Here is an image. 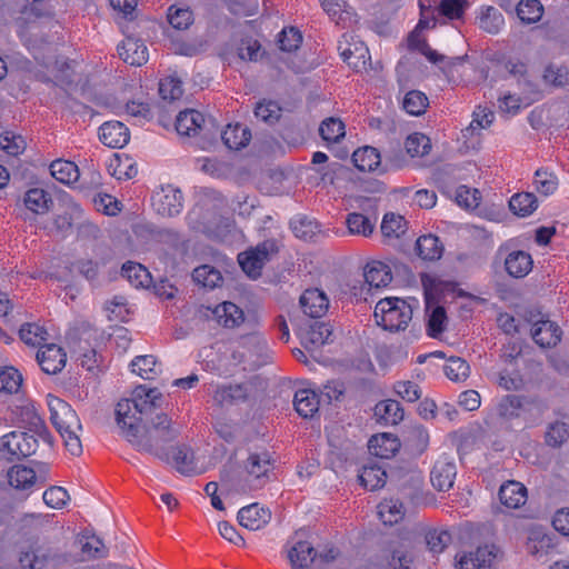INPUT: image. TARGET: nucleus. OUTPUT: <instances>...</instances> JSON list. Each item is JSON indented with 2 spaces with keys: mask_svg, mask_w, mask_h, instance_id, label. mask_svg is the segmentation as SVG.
Here are the masks:
<instances>
[{
  "mask_svg": "<svg viewBox=\"0 0 569 569\" xmlns=\"http://www.w3.org/2000/svg\"><path fill=\"white\" fill-rule=\"evenodd\" d=\"M303 537L305 531H297L287 543V557L292 569H345L346 561L338 549L317 552Z\"/></svg>",
  "mask_w": 569,
  "mask_h": 569,
  "instance_id": "obj_1",
  "label": "nucleus"
},
{
  "mask_svg": "<svg viewBox=\"0 0 569 569\" xmlns=\"http://www.w3.org/2000/svg\"><path fill=\"white\" fill-rule=\"evenodd\" d=\"M178 430L166 413H158L149 425L131 429L128 440L137 450L159 456L166 443L172 441Z\"/></svg>",
  "mask_w": 569,
  "mask_h": 569,
  "instance_id": "obj_2",
  "label": "nucleus"
},
{
  "mask_svg": "<svg viewBox=\"0 0 569 569\" xmlns=\"http://www.w3.org/2000/svg\"><path fill=\"white\" fill-rule=\"evenodd\" d=\"M47 403L50 420L61 436L67 450L73 456H79L82 452L80 440L82 426L76 411L64 400L52 395L47 396Z\"/></svg>",
  "mask_w": 569,
  "mask_h": 569,
  "instance_id": "obj_3",
  "label": "nucleus"
},
{
  "mask_svg": "<svg viewBox=\"0 0 569 569\" xmlns=\"http://www.w3.org/2000/svg\"><path fill=\"white\" fill-rule=\"evenodd\" d=\"M159 396L160 393L157 389L139 386L134 389L132 399H122L117 403V425L121 429V435L127 440L131 429H137L140 426L141 417L139 416L151 409Z\"/></svg>",
  "mask_w": 569,
  "mask_h": 569,
  "instance_id": "obj_4",
  "label": "nucleus"
},
{
  "mask_svg": "<svg viewBox=\"0 0 569 569\" xmlns=\"http://www.w3.org/2000/svg\"><path fill=\"white\" fill-rule=\"evenodd\" d=\"M20 17L17 19L18 34L29 50L40 47L38 36L42 30V20H51L52 7L48 0H23Z\"/></svg>",
  "mask_w": 569,
  "mask_h": 569,
  "instance_id": "obj_5",
  "label": "nucleus"
},
{
  "mask_svg": "<svg viewBox=\"0 0 569 569\" xmlns=\"http://www.w3.org/2000/svg\"><path fill=\"white\" fill-rule=\"evenodd\" d=\"M373 316L385 330H405L412 318V307L403 299L389 297L378 301Z\"/></svg>",
  "mask_w": 569,
  "mask_h": 569,
  "instance_id": "obj_6",
  "label": "nucleus"
},
{
  "mask_svg": "<svg viewBox=\"0 0 569 569\" xmlns=\"http://www.w3.org/2000/svg\"><path fill=\"white\" fill-rule=\"evenodd\" d=\"M246 478L240 487L242 492L261 489L268 481L273 469V460L268 451L252 452L246 463Z\"/></svg>",
  "mask_w": 569,
  "mask_h": 569,
  "instance_id": "obj_7",
  "label": "nucleus"
},
{
  "mask_svg": "<svg viewBox=\"0 0 569 569\" xmlns=\"http://www.w3.org/2000/svg\"><path fill=\"white\" fill-rule=\"evenodd\" d=\"M37 438L24 431H11L0 438V458L9 461L29 457L37 451Z\"/></svg>",
  "mask_w": 569,
  "mask_h": 569,
  "instance_id": "obj_8",
  "label": "nucleus"
},
{
  "mask_svg": "<svg viewBox=\"0 0 569 569\" xmlns=\"http://www.w3.org/2000/svg\"><path fill=\"white\" fill-rule=\"evenodd\" d=\"M239 356L240 362H248L251 367H260L269 360V349L266 339L259 332H251L241 337L234 358Z\"/></svg>",
  "mask_w": 569,
  "mask_h": 569,
  "instance_id": "obj_9",
  "label": "nucleus"
},
{
  "mask_svg": "<svg viewBox=\"0 0 569 569\" xmlns=\"http://www.w3.org/2000/svg\"><path fill=\"white\" fill-rule=\"evenodd\" d=\"M278 251L276 241L267 240L257 247L239 253L238 261L242 270L251 278H257L261 273V269L271 256Z\"/></svg>",
  "mask_w": 569,
  "mask_h": 569,
  "instance_id": "obj_10",
  "label": "nucleus"
},
{
  "mask_svg": "<svg viewBox=\"0 0 569 569\" xmlns=\"http://www.w3.org/2000/svg\"><path fill=\"white\" fill-rule=\"evenodd\" d=\"M152 206L157 213L162 217L177 216L183 208L182 193L178 188L170 184L161 187L152 196Z\"/></svg>",
  "mask_w": 569,
  "mask_h": 569,
  "instance_id": "obj_11",
  "label": "nucleus"
},
{
  "mask_svg": "<svg viewBox=\"0 0 569 569\" xmlns=\"http://www.w3.org/2000/svg\"><path fill=\"white\" fill-rule=\"evenodd\" d=\"M340 56L355 70L366 68L370 60V53L366 44L352 36H343L338 47Z\"/></svg>",
  "mask_w": 569,
  "mask_h": 569,
  "instance_id": "obj_12",
  "label": "nucleus"
},
{
  "mask_svg": "<svg viewBox=\"0 0 569 569\" xmlns=\"http://www.w3.org/2000/svg\"><path fill=\"white\" fill-rule=\"evenodd\" d=\"M497 557V548L493 545L478 547L475 551L461 552L457 556L459 569H481L490 567Z\"/></svg>",
  "mask_w": 569,
  "mask_h": 569,
  "instance_id": "obj_13",
  "label": "nucleus"
},
{
  "mask_svg": "<svg viewBox=\"0 0 569 569\" xmlns=\"http://www.w3.org/2000/svg\"><path fill=\"white\" fill-rule=\"evenodd\" d=\"M37 361L42 371L48 375H57L67 363V355L63 349L54 343L41 346L37 352Z\"/></svg>",
  "mask_w": 569,
  "mask_h": 569,
  "instance_id": "obj_14",
  "label": "nucleus"
},
{
  "mask_svg": "<svg viewBox=\"0 0 569 569\" xmlns=\"http://www.w3.org/2000/svg\"><path fill=\"white\" fill-rule=\"evenodd\" d=\"M457 475L456 463L449 457H440L430 473L432 486L439 491L452 488Z\"/></svg>",
  "mask_w": 569,
  "mask_h": 569,
  "instance_id": "obj_15",
  "label": "nucleus"
},
{
  "mask_svg": "<svg viewBox=\"0 0 569 569\" xmlns=\"http://www.w3.org/2000/svg\"><path fill=\"white\" fill-rule=\"evenodd\" d=\"M41 471L43 473L37 475V472L29 467L26 466H13L8 471V480L11 487L18 490H29L31 489L38 481L44 482V465H39Z\"/></svg>",
  "mask_w": 569,
  "mask_h": 569,
  "instance_id": "obj_16",
  "label": "nucleus"
},
{
  "mask_svg": "<svg viewBox=\"0 0 569 569\" xmlns=\"http://www.w3.org/2000/svg\"><path fill=\"white\" fill-rule=\"evenodd\" d=\"M100 141L113 149L123 148L130 140L128 128L120 121H107L99 129Z\"/></svg>",
  "mask_w": 569,
  "mask_h": 569,
  "instance_id": "obj_17",
  "label": "nucleus"
},
{
  "mask_svg": "<svg viewBox=\"0 0 569 569\" xmlns=\"http://www.w3.org/2000/svg\"><path fill=\"white\" fill-rule=\"evenodd\" d=\"M271 519V512L259 503H252L243 507L238 512L240 526L249 530H259L263 528Z\"/></svg>",
  "mask_w": 569,
  "mask_h": 569,
  "instance_id": "obj_18",
  "label": "nucleus"
},
{
  "mask_svg": "<svg viewBox=\"0 0 569 569\" xmlns=\"http://www.w3.org/2000/svg\"><path fill=\"white\" fill-rule=\"evenodd\" d=\"M120 58L131 66H141L148 60L146 44L136 38L128 37L118 46Z\"/></svg>",
  "mask_w": 569,
  "mask_h": 569,
  "instance_id": "obj_19",
  "label": "nucleus"
},
{
  "mask_svg": "<svg viewBox=\"0 0 569 569\" xmlns=\"http://www.w3.org/2000/svg\"><path fill=\"white\" fill-rule=\"evenodd\" d=\"M331 335V327L328 323L315 322L300 332V340L307 350L315 351L328 343Z\"/></svg>",
  "mask_w": 569,
  "mask_h": 569,
  "instance_id": "obj_20",
  "label": "nucleus"
},
{
  "mask_svg": "<svg viewBox=\"0 0 569 569\" xmlns=\"http://www.w3.org/2000/svg\"><path fill=\"white\" fill-rule=\"evenodd\" d=\"M300 305L306 315L311 318H320L327 312L329 300L323 291L308 289L300 297Z\"/></svg>",
  "mask_w": 569,
  "mask_h": 569,
  "instance_id": "obj_21",
  "label": "nucleus"
},
{
  "mask_svg": "<svg viewBox=\"0 0 569 569\" xmlns=\"http://www.w3.org/2000/svg\"><path fill=\"white\" fill-rule=\"evenodd\" d=\"M531 336L540 347L551 348L560 341L561 330L550 320H540L533 325Z\"/></svg>",
  "mask_w": 569,
  "mask_h": 569,
  "instance_id": "obj_22",
  "label": "nucleus"
},
{
  "mask_svg": "<svg viewBox=\"0 0 569 569\" xmlns=\"http://www.w3.org/2000/svg\"><path fill=\"white\" fill-rule=\"evenodd\" d=\"M399 448L400 442L398 438L388 432L375 435L368 441L370 453L382 459L393 457Z\"/></svg>",
  "mask_w": 569,
  "mask_h": 569,
  "instance_id": "obj_23",
  "label": "nucleus"
},
{
  "mask_svg": "<svg viewBox=\"0 0 569 569\" xmlns=\"http://www.w3.org/2000/svg\"><path fill=\"white\" fill-rule=\"evenodd\" d=\"M499 499L507 508L517 509L523 506L528 499L527 488L519 481L509 480L501 485Z\"/></svg>",
  "mask_w": 569,
  "mask_h": 569,
  "instance_id": "obj_24",
  "label": "nucleus"
},
{
  "mask_svg": "<svg viewBox=\"0 0 569 569\" xmlns=\"http://www.w3.org/2000/svg\"><path fill=\"white\" fill-rule=\"evenodd\" d=\"M345 223L349 234L369 238L376 230L377 217L351 212L347 214Z\"/></svg>",
  "mask_w": 569,
  "mask_h": 569,
  "instance_id": "obj_25",
  "label": "nucleus"
},
{
  "mask_svg": "<svg viewBox=\"0 0 569 569\" xmlns=\"http://www.w3.org/2000/svg\"><path fill=\"white\" fill-rule=\"evenodd\" d=\"M531 254L522 250H513L505 259V268L509 276L523 278L532 269Z\"/></svg>",
  "mask_w": 569,
  "mask_h": 569,
  "instance_id": "obj_26",
  "label": "nucleus"
},
{
  "mask_svg": "<svg viewBox=\"0 0 569 569\" xmlns=\"http://www.w3.org/2000/svg\"><path fill=\"white\" fill-rule=\"evenodd\" d=\"M365 279L370 287H387L392 281L391 268L382 261H370L365 268Z\"/></svg>",
  "mask_w": 569,
  "mask_h": 569,
  "instance_id": "obj_27",
  "label": "nucleus"
},
{
  "mask_svg": "<svg viewBox=\"0 0 569 569\" xmlns=\"http://www.w3.org/2000/svg\"><path fill=\"white\" fill-rule=\"evenodd\" d=\"M204 117L197 110H184L177 116L176 130L181 136H194L204 124Z\"/></svg>",
  "mask_w": 569,
  "mask_h": 569,
  "instance_id": "obj_28",
  "label": "nucleus"
},
{
  "mask_svg": "<svg viewBox=\"0 0 569 569\" xmlns=\"http://www.w3.org/2000/svg\"><path fill=\"white\" fill-rule=\"evenodd\" d=\"M410 563L411 557L402 547L385 549L378 557L381 569H408Z\"/></svg>",
  "mask_w": 569,
  "mask_h": 569,
  "instance_id": "obj_29",
  "label": "nucleus"
},
{
  "mask_svg": "<svg viewBox=\"0 0 569 569\" xmlns=\"http://www.w3.org/2000/svg\"><path fill=\"white\" fill-rule=\"evenodd\" d=\"M221 139L229 149L239 150L250 142L251 132L244 124H228L221 132Z\"/></svg>",
  "mask_w": 569,
  "mask_h": 569,
  "instance_id": "obj_30",
  "label": "nucleus"
},
{
  "mask_svg": "<svg viewBox=\"0 0 569 569\" xmlns=\"http://www.w3.org/2000/svg\"><path fill=\"white\" fill-rule=\"evenodd\" d=\"M217 321L226 328H236L244 321L243 311L233 302L224 301L213 309Z\"/></svg>",
  "mask_w": 569,
  "mask_h": 569,
  "instance_id": "obj_31",
  "label": "nucleus"
},
{
  "mask_svg": "<svg viewBox=\"0 0 569 569\" xmlns=\"http://www.w3.org/2000/svg\"><path fill=\"white\" fill-rule=\"evenodd\" d=\"M293 405L299 416L311 418L319 409V399L311 389H299L295 393Z\"/></svg>",
  "mask_w": 569,
  "mask_h": 569,
  "instance_id": "obj_32",
  "label": "nucleus"
},
{
  "mask_svg": "<svg viewBox=\"0 0 569 569\" xmlns=\"http://www.w3.org/2000/svg\"><path fill=\"white\" fill-rule=\"evenodd\" d=\"M479 28L488 33H498L505 24L501 12L492 7H481L477 16Z\"/></svg>",
  "mask_w": 569,
  "mask_h": 569,
  "instance_id": "obj_33",
  "label": "nucleus"
},
{
  "mask_svg": "<svg viewBox=\"0 0 569 569\" xmlns=\"http://www.w3.org/2000/svg\"><path fill=\"white\" fill-rule=\"evenodd\" d=\"M23 202L27 209L31 212L43 214L49 211L52 204V199L46 190L33 188L26 192Z\"/></svg>",
  "mask_w": 569,
  "mask_h": 569,
  "instance_id": "obj_34",
  "label": "nucleus"
},
{
  "mask_svg": "<svg viewBox=\"0 0 569 569\" xmlns=\"http://www.w3.org/2000/svg\"><path fill=\"white\" fill-rule=\"evenodd\" d=\"M131 370L142 379H154L161 372V365L152 355L138 356L131 361Z\"/></svg>",
  "mask_w": 569,
  "mask_h": 569,
  "instance_id": "obj_35",
  "label": "nucleus"
},
{
  "mask_svg": "<svg viewBox=\"0 0 569 569\" xmlns=\"http://www.w3.org/2000/svg\"><path fill=\"white\" fill-rule=\"evenodd\" d=\"M416 250L423 260H437L442 256L443 247L438 237L426 234L418 238Z\"/></svg>",
  "mask_w": 569,
  "mask_h": 569,
  "instance_id": "obj_36",
  "label": "nucleus"
},
{
  "mask_svg": "<svg viewBox=\"0 0 569 569\" xmlns=\"http://www.w3.org/2000/svg\"><path fill=\"white\" fill-rule=\"evenodd\" d=\"M121 274L134 288H148L151 284L150 272L140 263L127 262L122 266Z\"/></svg>",
  "mask_w": 569,
  "mask_h": 569,
  "instance_id": "obj_37",
  "label": "nucleus"
},
{
  "mask_svg": "<svg viewBox=\"0 0 569 569\" xmlns=\"http://www.w3.org/2000/svg\"><path fill=\"white\" fill-rule=\"evenodd\" d=\"M51 176L64 184H71L79 179L78 166L69 160H54L50 164Z\"/></svg>",
  "mask_w": 569,
  "mask_h": 569,
  "instance_id": "obj_38",
  "label": "nucleus"
},
{
  "mask_svg": "<svg viewBox=\"0 0 569 569\" xmlns=\"http://www.w3.org/2000/svg\"><path fill=\"white\" fill-rule=\"evenodd\" d=\"M246 390L241 385H223L216 389L213 402L220 407L231 406L246 398Z\"/></svg>",
  "mask_w": 569,
  "mask_h": 569,
  "instance_id": "obj_39",
  "label": "nucleus"
},
{
  "mask_svg": "<svg viewBox=\"0 0 569 569\" xmlns=\"http://www.w3.org/2000/svg\"><path fill=\"white\" fill-rule=\"evenodd\" d=\"M352 161L360 171H373L380 166V153L373 147L357 149L352 154Z\"/></svg>",
  "mask_w": 569,
  "mask_h": 569,
  "instance_id": "obj_40",
  "label": "nucleus"
},
{
  "mask_svg": "<svg viewBox=\"0 0 569 569\" xmlns=\"http://www.w3.org/2000/svg\"><path fill=\"white\" fill-rule=\"evenodd\" d=\"M375 415L386 425H397L403 418V409L397 400L388 399L376 405Z\"/></svg>",
  "mask_w": 569,
  "mask_h": 569,
  "instance_id": "obj_41",
  "label": "nucleus"
},
{
  "mask_svg": "<svg viewBox=\"0 0 569 569\" xmlns=\"http://www.w3.org/2000/svg\"><path fill=\"white\" fill-rule=\"evenodd\" d=\"M510 210L519 217H528L538 208V200L531 192L516 193L509 200Z\"/></svg>",
  "mask_w": 569,
  "mask_h": 569,
  "instance_id": "obj_42",
  "label": "nucleus"
},
{
  "mask_svg": "<svg viewBox=\"0 0 569 569\" xmlns=\"http://www.w3.org/2000/svg\"><path fill=\"white\" fill-rule=\"evenodd\" d=\"M378 516L385 525L392 526L403 518V506L396 499H385L378 506Z\"/></svg>",
  "mask_w": 569,
  "mask_h": 569,
  "instance_id": "obj_43",
  "label": "nucleus"
},
{
  "mask_svg": "<svg viewBox=\"0 0 569 569\" xmlns=\"http://www.w3.org/2000/svg\"><path fill=\"white\" fill-rule=\"evenodd\" d=\"M380 228L385 238L398 239L406 233L407 221L402 216L389 212L383 216Z\"/></svg>",
  "mask_w": 569,
  "mask_h": 569,
  "instance_id": "obj_44",
  "label": "nucleus"
},
{
  "mask_svg": "<svg viewBox=\"0 0 569 569\" xmlns=\"http://www.w3.org/2000/svg\"><path fill=\"white\" fill-rule=\"evenodd\" d=\"M533 97L523 96L518 97L515 94H503L499 99V110L503 113L515 116L522 108L529 107L535 100L538 99V92H533Z\"/></svg>",
  "mask_w": 569,
  "mask_h": 569,
  "instance_id": "obj_45",
  "label": "nucleus"
},
{
  "mask_svg": "<svg viewBox=\"0 0 569 569\" xmlns=\"http://www.w3.org/2000/svg\"><path fill=\"white\" fill-rule=\"evenodd\" d=\"M79 545L86 559L102 558L108 553L104 543L96 535H82L79 538Z\"/></svg>",
  "mask_w": 569,
  "mask_h": 569,
  "instance_id": "obj_46",
  "label": "nucleus"
},
{
  "mask_svg": "<svg viewBox=\"0 0 569 569\" xmlns=\"http://www.w3.org/2000/svg\"><path fill=\"white\" fill-rule=\"evenodd\" d=\"M386 471L378 466H365L359 475V480L369 490H377L385 486Z\"/></svg>",
  "mask_w": 569,
  "mask_h": 569,
  "instance_id": "obj_47",
  "label": "nucleus"
},
{
  "mask_svg": "<svg viewBox=\"0 0 569 569\" xmlns=\"http://www.w3.org/2000/svg\"><path fill=\"white\" fill-rule=\"evenodd\" d=\"M532 183L535 190L545 197L555 193L559 186L557 176L545 169H539L535 172Z\"/></svg>",
  "mask_w": 569,
  "mask_h": 569,
  "instance_id": "obj_48",
  "label": "nucleus"
},
{
  "mask_svg": "<svg viewBox=\"0 0 569 569\" xmlns=\"http://www.w3.org/2000/svg\"><path fill=\"white\" fill-rule=\"evenodd\" d=\"M319 133L328 143L338 142L346 134L345 123L339 118H327L321 122Z\"/></svg>",
  "mask_w": 569,
  "mask_h": 569,
  "instance_id": "obj_49",
  "label": "nucleus"
},
{
  "mask_svg": "<svg viewBox=\"0 0 569 569\" xmlns=\"http://www.w3.org/2000/svg\"><path fill=\"white\" fill-rule=\"evenodd\" d=\"M427 317H428V331L429 336L437 337L446 329L447 316L443 307H432L427 297Z\"/></svg>",
  "mask_w": 569,
  "mask_h": 569,
  "instance_id": "obj_50",
  "label": "nucleus"
},
{
  "mask_svg": "<svg viewBox=\"0 0 569 569\" xmlns=\"http://www.w3.org/2000/svg\"><path fill=\"white\" fill-rule=\"evenodd\" d=\"M22 385L21 373L13 367L0 368V391L9 395L19 393Z\"/></svg>",
  "mask_w": 569,
  "mask_h": 569,
  "instance_id": "obj_51",
  "label": "nucleus"
},
{
  "mask_svg": "<svg viewBox=\"0 0 569 569\" xmlns=\"http://www.w3.org/2000/svg\"><path fill=\"white\" fill-rule=\"evenodd\" d=\"M543 13V7L539 0H521L517 6V16L525 23L539 21Z\"/></svg>",
  "mask_w": 569,
  "mask_h": 569,
  "instance_id": "obj_52",
  "label": "nucleus"
},
{
  "mask_svg": "<svg viewBox=\"0 0 569 569\" xmlns=\"http://www.w3.org/2000/svg\"><path fill=\"white\" fill-rule=\"evenodd\" d=\"M429 104L427 96L418 90L409 91L402 101V107L411 116L422 114Z\"/></svg>",
  "mask_w": 569,
  "mask_h": 569,
  "instance_id": "obj_53",
  "label": "nucleus"
},
{
  "mask_svg": "<svg viewBox=\"0 0 569 569\" xmlns=\"http://www.w3.org/2000/svg\"><path fill=\"white\" fill-rule=\"evenodd\" d=\"M192 278L202 287L211 289L218 287L222 280L220 272L208 264L196 268Z\"/></svg>",
  "mask_w": 569,
  "mask_h": 569,
  "instance_id": "obj_54",
  "label": "nucleus"
},
{
  "mask_svg": "<svg viewBox=\"0 0 569 569\" xmlns=\"http://www.w3.org/2000/svg\"><path fill=\"white\" fill-rule=\"evenodd\" d=\"M21 340L32 347H41L47 340V330L38 323H27L19 331Z\"/></svg>",
  "mask_w": 569,
  "mask_h": 569,
  "instance_id": "obj_55",
  "label": "nucleus"
},
{
  "mask_svg": "<svg viewBox=\"0 0 569 569\" xmlns=\"http://www.w3.org/2000/svg\"><path fill=\"white\" fill-rule=\"evenodd\" d=\"M405 148L411 157H423L429 153L431 142L427 136L416 132L408 136L405 142Z\"/></svg>",
  "mask_w": 569,
  "mask_h": 569,
  "instance_id": "obj_56",
  "label": "nucleus"
},
{
  "mask_svg": "<svg viewBox=\"0 0 569 569\" xmlns=\"http://www.w3.org/2000/svg\"><path fill=\"white\" fill-rule=\"evenodd\" d=\"M546 443L550 447H560L569 439V425L563 421L550 423L546 431Z\"/></svg>",
  "mask_w": 569,
  "mask_h": 569,
  "instance_id": "obj_57",
  "label": "nucleus"
},
{
  "mask_svg": "<svg viewBox=\"0 0 569 569\" xmlns=\"http://www.w3.org/2000/svg\"><path fill=\"white\" fill-rule=\"evenodd\" d=\"M521 400L518 396L508 395L499 400L496 407L497 415L503 420H510L519 416Z\"/></svg>",
  "mask_w": 569,
  "mask_h": 569,
  "instance_id": "obj_58",
  "label": "nucleus"
},
{
  "mask_svg": "<svg viewBox=\"0 0 569 569\" xmlns=\"http://www.w3.org/2000/svg\"><path fill=\"white\" fill-rule=\"evenodd\" d=\"M159 93L163 100H177L183 94L182 81L176 76H168L159 82Z\"/></svg>",
  "mask_w": 569,
  "mask_h": 569,
  "instance_id": "obj_59",
  "label": "nucleus"
},
{
  "mask_svg": "<svg viewBox=\"0 0 569 569\" xmlns=\"http://www.w3.org/2000/svg\"><path fill=\"white\" fill-rule=\"evenodd\" d=\"M493 113L487 108H478L473 112V119L470 124L465 129L463 136H472L478 131L488 128L493 121Z\"/></svg>",
  "mask_w": 569,
  "mask_h": 569,
  "instance_id": "obj_60",
  "label": "nucleus"
},
{
  "mask_svg": "<svg viewBox=\"0 0 569 569\" xmlns=\"http://www.w3.org/2000/svg\"><path fill=\"white\" fill-rule=\"evenodd\" d=\"M443 372L451 381H462L469 376L470 367L461 358H450L443 367Z\"/></svg>",
  "mask_w": 569,
  "mask_h": 569,
  "instance_id": "obj_61",
  "label": "nucleus"
},
{
  "mask_svg": "<svg viewBox=\"0 0 569 569\" xmlns=\"http://www.w3.org/2000/svg\"><path fill=\"white\" fill-rule=\"evenodd\" d=\"M0 147L10 156H19L26 149V141L12 131H4L0 134Z\"/></svg>",
  "mask_w": 569,
  "mask_h": 569,
  "instance_id": "obj_62",
  "label": "nucleus"
},
{
  "mask_svg": "<svg viewBox=\"0 0 569 569\" xmlns=\"http://www.w3.org/2000/svg\"><path fill=\"white\" fill-rule=\"evenodd\" d=\"M42 499L49 508L61 509L68 503L70 496L64 488L53 486L43 492Z\"/></svg>",
  "mask_w": 569,
  "mask_h": 569,
  "instance_id": "obj_63",
  "label": "nucleus"
},
{
  "mask_svg": "<svg viewBox=\"0 0 569 569\" xmlns=\"http://www.w3.org/2000/svg\"><path fill=\"white\" fill-rule=\"evenodd\" d=\"M169 23L178 30H184L193 21L192 12L188 8L171 6L168 11Z\"/></svg>",
  "mask_w": 569,
  "mask_h": 569,
  "instance_id": "obj_64",
  "label": "nucleus"
}]
</instances>
